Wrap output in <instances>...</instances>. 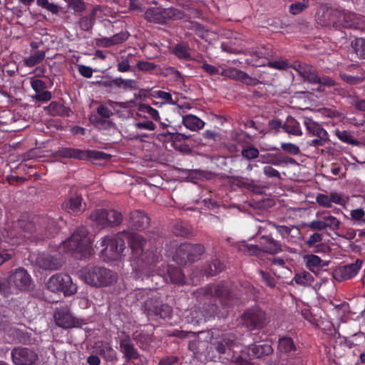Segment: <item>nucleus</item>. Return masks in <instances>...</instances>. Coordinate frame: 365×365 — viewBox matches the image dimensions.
<instances>
[{
    "label": "nucleus",
    "mask_w": 365,
    "mask_h": 365,
    "mask_svg": "<svg viewBox=\"0 0 365 365\" xmlns=\"http://www.w3.org/2000/svg\"><path fill=\"white\" fill-rule=\"evenodd\" d=\"M46 287L51 292H61L65 296H71L77 292V286L73 282L70 275L63 273L51 276L46 283Z\"/></svg>",
    "instance_id": "obj_9"
},
{
    "label": "nucleus",
    "mask_w": 365,
    "mask_h": 365,
    "mask_svg": "<svg viewBox=\"0 0 365 365\" xmlns=\"http://www.w3.org/2000/svg\"><path fill=\"white\" fill-rule=\"evenodd\" d=\"M189 29L201 38H205L207 36V31L197 22H191Z\"/></svg>",
    "instance_id": "obj_56"
},
{
    "label": "nucleus",
    "mask_w": 365,
    "mask_h": 365,
    "mask_svg": "<svg viewBox=\"0 0 365 365\" xmlns=\"http://www.w3.org/2000/svg\"><path fill=\"white\" fill-rule=\"evenodd\" d=\"M260 162L264 164H272L274 165H279L287 161L281 160L276 154L267 153L260 155Z\"/></svg>",
    "instance_id": "obj_45"
},
{
    "label": "nucleus",
    "mask_w": 365,
    "mask_h": 365,
    "mask_svg": "<svg viewBox=\"0 0 365 365\" xmlns=\"http://www.w3.org/2000/svg\"><path fill=\"white\" fill-rule=\"evenodd\" d=\"M295 345L291 337L284 336L279 338L278 341V351L280 353H289L295 350Z\"/></svg>",
    "instance_id": "obj_40"
},
{
    "label": "nucleus",
    "mask_w": 365,
    "mask_h": 365,
    "mask_svg": "<svg viewBox=\"0 0 365 365\" xmlns=\"http://www.w3.org/2000/svg\"><path fill=\"white\" fill-rule=\"evenodd\" d=\"M351 47L356 54L361 58L365 59V39L356 38L351 42Z\"/></svg>",
    "instance_id": "obj_46"
},
{
    "label": "nucleus",
    "mask_w": 365,
    "mask_h": 365,
    "mask_svg": "<svg viewBox=\"0 0 365 365\" xmlns=\"http://www.w3.org/2000/svg\"><path fill=\"white\" fill-rule=\"evenodd\" d=\"M147 241L145 238L138 234H132L129 240V245L132 250V257L140 255L141 252L144 251V247Z\"/></svg>",
    "instance_id": "obj_26"
},
{
    "label": "nucleus",
    "mask_w": 365,
    "mask_h": 365,
    "mask_svg": "<svg viewBox=\"0 0 365 365\" xmlns=\"http://www.w3.org/2000/svg\"><path fill=\"white\" fill-rule=\"evenodd\" d=\"M252 357L247 347L241 351L237 356L232 357V362L236 365H252Z\"/></svg>",
    "instance_id": "obj_36"
},
{
    "label": "nucleus",
    "mask_w": 365,
    "mask_h": 365,
    "mask_svg": "<svg viewBox=\"0 0 365 365\" xmlns=\"http://www.w3.org/2000/svg\"><path fill=\"white\" fill-rule=\"evenodd\" d=\"M94 22L88 19L86 16H83L80 18L78 21L79 28L83 31H88L92 29Z\"/></svg>",
    "instance_id": "obj_61"
},
{
    "label": "nucleus",
    "mask_w": 365,
    "mask_h": 365,
    "mask_svg": "<svg viewBox=\"0 0 365 365\" xmlns=\"http://www.w3.org/2000/svg\"><path fill=\"white\" fill-rule=\"evenodd\" d=\"M11 355L15 365H34L38 359L35 351L21 346L14 348Z\"/></svg>",
    "instance_id": "obj_12"
},
{
    "label": "nucleus",
    "mask_w": 365,
    "mask_h": 365,
    "mask_svg": "<svg viewBox=\"0 0 365 365\" xmlns=\"http://www.w3.org/2000/svg\"><path fill=\"white\" fill-rule=\"evenodd\" d=\"M81 279L93 287H106L118 281L116 272L101 266H88L81 270Z\"/></svg>",
    "instance_id": "obj_3"
},
{
    "label": "nucleus",
    "mask_w": 365,
    "mask_h": 365,
    "mask_svg": "<svg viewBox=\"0 0 365 365\" xmlns=\"http://www.w3.org/2000/svg\"><path fill=\"white\" fill-rule=\"evenodd\" d=\"M36 4L38 6L46 9L52 14L57 15L59 13V6L54 3L49 2L48 0H36Z\"/></svg>",
    "instance_id": "obj_51"
},
{
    "label": "nucleus",
    "mask_w": 365,
    "mask_h": 365,
    "mask_svg": "<svg viewBox=\"0 0 365 365\" xmlns=\"http://www.w3.org/2000/svg\"><path fill=\"white\" fill-rule=\"evenodd\" d=\"M259 152L255 146H245L241 151V155L248 160L255 159L259 157Z\"/></svg>",
    "instance_id": "obj_48"
},
{
    "label": "nucleus",
    "mask_w": 365,
    "mask_h": 365,
    "mask_svg": "<svg viewBox=\"0 0 365 365\" xmlns=\"http://www.w3.org/2000/svg\"><path fill=\"white\" fill-rule=\"evenodd\" d=\"M250 55L251 56L256 57L255 62L253 63V65L256 66H265L266 63L258 62V60L262 58L268 59L269 57L272 56V52L268 48L263 46L259 48L257 51H250Z\"/></svg>",
    "instance_id": "obj_35"
},
{
    "label": "nucleus",
    "mask_w": 365,
    "mask_h": 365,
    "mask_svg": "<svg viewBox=\"0 0 365 365\" xmlns=\"http://www.w3.org/2000/svg\"><path fill=\"white\" fill-rule=\"evenodd\" d=\"M323 26L332 27L336 30L343 29H363V19L356 14L337 9H327L319 19Z\"/></svg>",
    "instance_id": "obj_1"
},
{
    "label": "nucleus",
    "mask_w": 365,
    "mask_h": 365,
    "mask_svg": "<svg viewBox=\"0 0 365 365\" xmlns=\"http://www.w3.org/2000/svg\"><path fill=\"white\" fill-rule=\"evenodd\" d=\"M44 109L52 116H69L71 109L64 106L62 103L57 101H52Z\"/></svg>",
    "instance_id": "obj_30"
},
{
    "label": "nucleus",
    "mask_w": 365,
    "mask_h": 365,
    "mask_svg": "<svg viewBox=\"0 0 365 365\" xmlns=\"http://www.w3.org/2000/svg\"><path fill=\"white\" fill-rule=\"evenodd\" d=\"M119 346L126 361L139 359L140 354L138 351L135 347L129 335H125L123 338L120 339Z\"/></svg>",
    "instance_id": "obj_23"
},
{
    "label": "nucleus",
    "mask_w": 365,
    "mask_h": 365,
    "mask_svg": "<svg viewBox=\"0 0 365 365\" xmlns=\"http://www.w3.org/2000/svg\"><path fill=\"white\" fill-rule=\"evenodd\" d=\"M223 269V264L219 259H215L205 269V274L207 276H214L221 272Z\"/></svg>",
    "instance_id": "obj_42"
},
{
    "label": "nucleus",
    "mask_w": 365,
    "mask_h": 365,
    "mask_svg": "<svg viewBox=\"0 0 365 365\" xmlns=\"http://www.w3.org/2000/svg\"><path fill=\"white\" fill-rule=\"evenodd\" d=\"M130 227L135 230H145L150 223V220L147 214L142 210H135L130 212L127 219Z\"/></svg>",
    "instance_id": "obj_20"
},
{
    "label": "nucleus",
    "mask_w": 365,
    "mask_h": 365,
    "mask_svg": "<svg viewBox=\"0 0 365 365\" xmlns=\"http://www.w3.org/2000/svg\"><path fill=\"white\" fill-rule=\"evenodd\" d=\"M160 256L153 251L141 252L140 255L132 257L131 265L135 273V277L143 279L156 273V264Z\"/></svg>",
    "instance_id": "obj_5"
},
{
    "label": "nucleus",
    "mask_w": 365,
    "mask_h": 365,
    "mask_svg": "<svg viewBox=\"0 0 365 365\" xmlns=\"http://www.w3.org/2000/svg\"><path fill=\"white\" fill-rule=\"evenodd\" d=\"M145 307L149 315H154L162 319L170 318L172 314V307L167 304H163L157 299H148L145 302Z\"/></svg>",
    "instance_id": "obj_15"
},
{
    "label": "nucleus",
    "mask_w": 365,
    "mask_h": 365,
    "mask_svg": "<svg viewBox=\"0 0 365 365\" xmlns=\"http://www.w3.org/2000/svg\"><path fill=\"white\" fill-rule=\"evenodd\" d=\"M101 247L104 248L101 251L103 256L108 260L115 261L120 259L125 248L124 240L121 234L115 236H106L101 240Z\"/></svg>",
    "instance_id": "obj_7"
},
{
    "label": "nucleus",
    "mask_w": 365,
    "mask_h": 365,
    "mask_svg": "<svg viewBox=\"0 0 365 365\" xmlns=\"http://www.w3.org/2000/svg\"><path fill=\"white\" fill-rule=\"evenodd\" d=\"M86 150L72 148H61L57 150L56 154L61 158L85 160Z\"/></svg>",
    "instance_id": "obj_31"
},
{
    "label": "nucleus",
    "mask_w": 365,
    "mask_h": 365,
    "mask_svg": "<svg viewBox=\"0 0 365 365\" xmlns=\"http://www.w3.org/2000/svg\"><path fill=\"white\" fill-rule=\"evenodd\" d=\"M67 3L75 12L81 13L86 9V4L83 0H68Z\"/></svg>",
    "instance_id": "obj_59"
},
{
    "label": "nucleus",
    "mask_w": 365,
    "mask_h": 365,
    "mask_svg": "<svg viewBox=\"0 0 365 365\" xmlns=\"http://www.w3.org/2000/svg\"><path fill=\"white\" fill-rule=\"evenodd\" d=\"M304 126L308 133L313 136L327 135V131L321 124L314 121L312 119L306 118L304 121Z\"/></svg>",
    "instance_id": "obj_33"
},
{
    "label": "nucleus",
    "mask_w": 365,
    "mask_h": 365,
    "mask_svg": "<svg viewBox=\"0 0 365 365\" xmlns=\"http://www.w3.org/2000/svg\"><path fill=\"white\" fill-rule=\"evenodd\" d=\"M46 56L44 51H36L29 57L24 60V64L28 67H33L43 61Z\"/></svg>",
    "instance_id": "obj_41"
},
{
    "label": "nucleus",
    "mask_w": 365,
    "mask_h": 365,
    "mask_svg": "<svg viewBox=\"0 0 365 365\" xmlns=\"http://www.w3.org/2000/svg\"><path fill=\"white\" fill-rule=\"evenodd\" d=\"M334 133L336 136L343 143H347L354 146H359L360 142L354 138L351 132L348 130H341L339 129L335 130Z\"/></svg>",
    "instance_id": "obj_38"
},
{
    "label": "nucleus",
    "mask_w": 365,
    "mask_h": 365,
    "mask_svg": "<svg viewBox=\"0 0 365 365\" xmlns=\"http://www.w3.org/2000/svg\"><path fill=\"white\" fill-rule=\"evenodd\" d=\"M269 224L277 230L278 233L282 238H287L293 229L298 230V229L294 225L289 227L286 225H279L273 222H271Z\"/></svg>",
    "instance_id": "obj_50"
},
{
    "label": "nucleus",
    "mask_w": 365,
    "mask_h": 365,
    "mask_svg": "<svg viewBox=\"0 0 365 365\" xmlns=\"http://www.w3.org/2000/svg\"><path fill=\"white\" fill-rule=\"evenodd\" d=\"M283 130L287 133L294 136H301L302 135L299 123L291 115H289L283 123Z\"/></svg>",
    "instance_id": "obj_32"
},
{
    "label": "nucleus",
    "mask_w": 365,
    "mask_h": 365,
    "mask_svg": "<svg viewBox=\"0 0 365 365\" xmlns=\"http://www.w3.org/2000/svg\"><path fill=\"white\" fill-rule=\"evenodd\" d=\"M96 353L102 356L106 361L115 363L118 360L116 351L111 344L106 341H100L96 344Z\"/></svg>",
    "instance_id": "obj_25"
},
{
    "label": "nucleus",
    "mask_w": 365,
    "mask_h": 365,
    "mask_svg": "<svg viewBox=\"0 0 365 365\" xmlns=\"http://www.w3.org/2000/svg\"><path fill=\"white\" fill-rule=\"evenodd\" d=\"M184 12L174 7H150L144 11V19L149 23L165 25L169 21L182 19Z\"/></svg>",
    "instance_id": "obj_6"
},
{
    "label": "nucleus",
    "mask_w": 365,
    "mask_h": 365,
    "mask_svg": "<svg viewBox=\"0 0 365 365\" xmlns=\"http://www.w3.org/2000/svg\"><path fill=\"white\" fill-rule=\"evenodd\" d=\"M138 110L142 113H148L155 120L160 119L158 111L149 105L144 103L139 105Z\"/></svg>",
    "instance_id": "obj_54"
},
{
    "label": "nucleus",
    "mask_w": 365,
    "mask_h": 365,
    "mask_svg": "<svg viewBox=\"0 0 365 365\" xmlns=\"http://www.w3.org/2000/svg\"><path fill=\"white\" fill-rule=\"evenodd\" d=\"M9 282L14 289L25 291L30 289L31 279L27 271L24 268H18L11 273Z\"/></svg>",
    "instance_id": "obj_14"
},
{
    "label": "nucleus",
    "mask_w": 365,
    "mask_h": 365,
    "mask_svg": "<svg viewBox=\"0 0 365 365\" xmlns=\"http://www.w3.org/2000/svg\"><path fill=\"white\" fill-rule=\"evenodd\" d=\"M281 148L284 152L291 155H297L300 153V149L299 146L292 143H282L281 144Z\"/></svg>",
    "instance_id": "obj_62"
},
{
    "label": "nucleus",
    "mask_w": 365,
    "mask_h": 365,
    "mask_svg": "<svg viewBox=\"0 0 365 365\" xmlns=\"http://www.w3.org/2000/svg\"><path fill=\"white\" fill-rule=\"evenodd\" d=\"M316 84L319 85V87L317 88V91H323L322 88V86L332 87L336 85V82L334 80H333L332 78L327 76H318V80H317Z\"/></svg>",
    "instance_id": "obj_58"
},
{
    "label": "nucleus",
    "mask_w": 365,
    "mask_h": 365,
    "mask_svg": "<svg viewBox=\"0 0 365 365\" xmlns=\"http://www.w3.org/2000/svg\"><path fill=\"white\" fill-rule=\"evenodd\" d=\"M190 243H182L175 251L174 259L180 265L190 263Z\"/></svg>",
    "instance_id": "obj_28"
},
{
    "label": "nucleus",
    "mask_w": 365,
    "mask_h": 365,
    "mask_svg": "<svg viewBox=\"0 0 365 365\" xmlns=\"http://www.w3.org/2000/svg\"><path fill=\"white\" fill-rule=\"evenodd\" d=\"M62 208L68 213L81 212L86 209V204L83 202L82 195L75 192L62 203Z\"/></svg>",
    "instance_id": "obj_18"
},
{
    "label": "nucleus",
    "mask_w": 365,
    "mask_h": 365,
    "mask_svg": "<svg viewBox=\"0 0 365 365\" xmlns=\"http://www.w3.org/2000/svg\"><path fill=\"white\" fill-rule=\"evenodd\" d=\"M307 6L308 0H304L302 2L293 3L289 6V12L292 14L296 15L304 11Z\"/></svg>",
    "instance_id": "obj_60"
},
{
    "label": "nucleus",
    "mask_w": 365,
    "mask_h": 365,
    "mask_svg": "<svg viewBox=\"0 0 365 365\" xmlns=\"http://www.w3.org/2000/svg\"><path fill=\"white\" fill-rule=\"evenodd\" d=\"M239 250L249 256H255L257 257H262L263 256L259 245H249L243 242L239 245Z\"/></svg>",
    "instance_id": "obj_37"
},
{
    "label": "nucleus",
    "mask_w": 365,
    "mask_h": 365,
    "mask_svg": "<svg viewBox=\"0 0 365 365\" xmlns=\"http://www.w3.org/2000/svg\"><path fill=\"white\" fill-rule=\"evenodd\" d=\"M232 185H235L241 189H246L250 191H255L257 187L255 181L252 178H244L242 176L230 177L229 181Z\"/></svg>",
    "instance_id": "obj_29"
},
{
    "label": "nucleus",
    "mask_w": 365,
    "mask_h": 365,
    "mask_svg": "<svg viewBox=\"0 0 365 365\" xmlns=\"http://www.w3.org/2000/svg\"><path fill=\"white\" fill-rule=\"evenodd\" d=\"M178 135H180V133L167 132L166 133L158 134V138L160 140L168 138L169 140L172 141L173 144L176 148V144L178 143H180L183 142V140L181 139Z\"/></svg>",
    "instance_id": "obj_53"
},
{
    "label": "nucleus",
    "mask_w": 365,
    "mask_h": 365,
    "mask_svg": "<svg viewBox=\"0 0 365 365\" xmlns=\"http://www.w3.org/2000/svg\"><path fill=\"white\" fill-rule=\"evenodd\" d=\"M259 246L262 254L276 255L282 252V246L279 241L274 240L272 235H262L259 237Z\"/></svg>",
    "instance_id": "obj_22"
},
{
    "label": "nucleus",
    "mask_w": 365,
    "mask_h": 365,
    "mask_svg": "<svg viewBox=\"0 0 365 365\" xmlns=\"http://www.w3.org/2000/svg\"><path fill=\"white\" fill-rule=\"evenodd\" d=\"M306 267L316 275H319L322 272L327 271L324 269L328 267L330 262L322 259L316 255H306L303 257Z\"/></svg>",
    "instance_id": "obj_19"
},
{
    "label": "nucleus",
    "mask_w": 365,
    "mask_h": 365,
    "mask_svg": "<svg viewBox=\"0 0 365 365\" xmlns=\"http://www.w3.org/2000/svg\"><path fill=\"white\" fill-rule=\"evenodd\" d=\"M86 153L85 160L88 158H93L96 160H108L110 158V155L101 151L86 150Z\"/></svg>",
    "instance_id": "obj_57"
},
{
    "label": "nucleus",
    "mask_w": 365,
    "mask_h": 365,
    "mask_svg": "<svg viewBox=\"0 0 365 365\" xmlns=\"http://www.w3.org/2000/svg\"><path fill=\"white\" fill-rule=\"evenodd\" d=\"M237 337L233 334H222L220 337L217 338L210 346V349L216 351L220 356L237 345Z\"/></svg>",
    "instance_id": "obj_16"
},
{
    "label": "nucleus",
    "mask_w": 365,
    "mask_h": 365,
    "mask_svg": "<svg viewBox=\"0 0 365 365\" xmlns=\"http://www.w3.org/2000/svg\"><path fill=\"white\" fill-rule=\"evenodd\" d=\"M21 227L25 232L41 240L53 237L58 231L56 222L48 217H38L36 221H23Z\"/></svg>",
    "instance_id": "obj_4"
},
{
    "label": "nucleus",
    "mask_w": 365,
    "mask_h": 365,
    "mask_svg": "<svg viewBox=\"0 0 365 365\" xmlns=\"http://www.w3.org/2000/svg\"><path fill=\"white\" fill-rule=\"evenodd\" d=\"M54 320L58 327L70 329L78 326V321L73 317L67 307L57 309L54 313Z\"/></svg>",
    "instance_id": "obj_17"
},
{
    "label": "nucleus",
    "mask_w": 365,
    "mask_h": 365,
    "mask_svg": "<svg viewBox=\"0 0 365 365\" xmlns=\"http://www.w3.org/2000/svg\"><path fill=\"white\" fill-rule=\"evenodd\" d=\"M174 53L180 58H188L190 57V53L188 48L182 45L178 44L175 46L174 51Z\"/></svg>",
    "instance_id": "obj_63"
},
{
    "label": "nucleus",
    "mask_w": 365,
    "mask_h": 365,
    "mask_svg": "<svg viewBox=\"0 0 365 365\" xmlns=\"http://www.w3.org/2000/svg\"><path fill=\"white\" fill-rule=\"evenodd\" d=\"M326 227L329 228L331 230L335 231L339 229L340 221L334 216L326 215L324 216Z\"/></svg>",
    "instance_id": "obj_55"
},
{
    "label": "nucleus",
    "mask_w": 365,
    "mask_h": 365,
    "mask_svg": "<svg viewBox=\"0 0 365 365\" xmlns=\"http://www.w3.org/2000/svg\"><path fill=\"white\" fill-rule=\"evenodd\" d=\"M190 263L198 260L205 252V247L199 244H190Z\"/></svg>",
    "instance_id": "obj_44"
},
{
    "label": "nucleus",
    "mask_w": 365,
    "mask_h": 365,
    "mask_svg": "<svg viewBox=\"0 0 365 365\" xmlns=\"http://www.w3.org/2000/svg\"><path fill=\"white\" fill-rule=\"evenodd\" d=\"M244 324L250 329H262L266 321V314L258 307L247 309L242 315Z\"/></svg>",
    "instance_id": "obj_11"
},
{
    "label": "nucleus",
    "mask_w": 365,
    "mask_h": 365,
    "mask_svg": "<svg viewBox=\"0 0 365 365\" xmlns=\"http://www.w3.org/2000/svg\"><path fill=\"white\" fill-rule=\"evenodd\" d=\"M259 274L262 277V281L269 287L274 288L276 286L275 279L268 272L259 270Z\"/></svg>",
    "instance_id": "obj_64"
},
{
    "label": "nucleus",
    "mask_w": 365,
    "mask_h": 365,
    "mask_svg": "<svg viewBox=\"0 0 365 365\" xmlns=\"http://www.w3.org/2000/svg\"><path fill=\"white\" fill-rule=\"evenodd\" d=\"M91 237L86 228H78L72 235L63 242V250L78 259L89 257L93 253Z\"/></svg>",
    "instance_id": "obj_2"
},
{
    "label": "nucleus",
    "mask_w": 365,
    "mask_h": 365,
    "mask_svg": "<svg viewBox=\"0 0 365 365\" xmlns=\"http://www.w3.org/2000/svg\"><path fill=\"white\" fill-rule=\"evenodd\" d=\"M90 219L101 227H116L120 225L123 220L122 213L114 209H98L90 214Z\"/></svg>",
    "instance_id": "obj_8"
},
{
    "label": "nucleus",
    "mask_w": 365,
    "mask_h": 365,
    "mask_svg": "<svg viewBox=\"0 0 365 365\" xmlns=\"http://www.w3.org/2000/svg\"><path fill=\"white\" fill-rule=\"evenodd\" d=\"M362 264L363 261L357 259L354 263L341 266L333 272V278L338 282L350 279L358 274Z\"/></svg>",
    "instance_id": "obj_13"
},
{
    "label": "nucleus",
    "mask_w": 365,
    "mask_h": 365,
    "mask_svg": "<svg viewBox=\"0 0 365 365\" xmlns=\"http://www.w3.org/2000/svg\"><path fill=\"white\" fill-rule=\"evenodd\" d=\"M252 359L268 356L273 352L272 346L269 344H252L247 347Z\"/></svg>",
    "instance_id": "obj_27"
},
{
    "label": "nucleus",
    "mask_w": 365,
    "mask_h": 365,
    "mask_svg": "<svg viewBox=\"0 0 365 365\" xmlns=\"http://www.w3.org/2000/svg\"><path fill=\"white\" fill-rule=\"evenodd\" d=\"M198 294L207 299L215 297L225 304H228L230 299L237 297L227 285L221 283L207 285L198 290Z\"/></svg>",
    "instance_id": "obj_10"
},
{
    "label": "nucleus",
    "mask_w": 365,
    "mask_h": 365,
    "mask_svg": "<svg viewBox=\"0 0 365 365\" xmlns=\"http://www.w3.org/2000/svg\"><path fill=\"white\" fill-rule=\"evenodd\" d=\"M168 274L173 283L184 284L185 282V275L179 268L170 267L168 270Z\"/></svg>",
    "instance_id": "obj_43"
},
{
    "label": "nucleus",
    "mask_w": 365,
    "mask_h": 365,
    "mask_svg": "<svg viewBox=\"0 0 365 365\" xmlns=\"http://www.w3.org/2000/svg\"><path fill=\"white\" fill-rule=\"evenodd\" d=\"M232 140L243 148L249 143V135L243 131L235 132L232 134Z\"/></svg>",
    "instance_id": "obj_49"
},
{
    "label": "nucleus",
    "mask_w": 365,
    "mask_h": 365,
    "mask_svg": "<svg viewBox=\"0 0 365 365\" xmlns=\"http://www.w3.org/2000/svg\"><path fill=\"white\" fill-rule=\"evenodd\" d=\"M133 55L131 53L128 54L126 56H121L118 63H117V69L119 72L125 73L128 72L131 70V66L130 65V61Z\"/></svg>",
    "instance_id": "obj_47"
},
{
    "label": "nucleus",
    "mask_w": 365,
    "mask_h": 365,
    "mask_svg": "<svg viewBox=\"0 0 365 365\" xmlns=\"http://www.w3.org/2000/svg\"><path fill=\"white\" fill-rule=\"evenodd\" d=\"M14 286L9 282V277L4 278L0 277V294L7 296L13 292Z\"/></svg>",
    "instance_id": "obj_52"
},
{
    "label": "nucleus",
    "mask_w": 365,
    "mask_h": 365,
    "mask_svg": "<svg viewBox=\"0 0 365 365\" xmlns=\"http://www.w3.org/2000/svg\"><path fill=\"white\" fill-rule=\"evenodd\" d=\"M36 263L43 269L56 270L61 267V259L49 254L42 253L36 258Z\"/></svg>",
    "instance_id": "obj_24"
},
{
    "label": "nucleus",
    "mask_w": 365,
    "mask_h": 365,
    "mask_svg": "<svg viewBox=\"0 0 365 365\" xmlns=\"http://www.w3.org/2000/svg\"><path fill=\"white\" fill-rule=\"evenodd\" d=\"M291 68L294 69L304 81L312 84L317 83L319 75L317 70L312 66L296 61L291 65Z\"/></svg>",
    "instance_id": "obj_21"
},
{
    "label": "nucleus",
    "mask_w": 365,
    "mask_h": 365,
    "mask_svg": "<svg viewBox=\"0 0 365 365\" xmlns=\"http://www.w3.org/2000/svg\"><path fill=\"white\" fill-rule=\"evenodd\" d=\"M293 280L296 284L299 285L308 287L312 285L314 279L311 273L307 271H303L299 273H296Z\"/></svg>",
    "instance_id": "obj_39"
},
{
    "label": "nucleus",
    "mask_w": 365,
    "mask_h": 365,
    "mask_svg": "<svg viewBox=\"0 0 365 365\" xmlns=\"http://www.w3.org/2000/svg\"><path fill=\"white\" fill-rule=\"evenodd\" d=\"M182 123L188 129L195 131L205 126V122L196 115L189 114L182 116Z\"/></svg>",
    "instance_id": "obj_34"
}]
</instances>
